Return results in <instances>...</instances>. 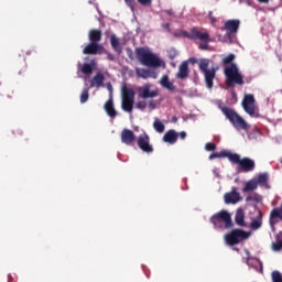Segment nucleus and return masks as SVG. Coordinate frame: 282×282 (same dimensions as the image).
Wrapping results in <instances>:
<instances>
[{
    "label": "nucleus",
    "mask_w": 282,
    "mask_h": 282,
    "mask_svg": "<svg viewBox=\"0 0 282 282\" xmlns=\"http://www.w3.org/2000/svg\"><path fill=\"white\" fill-rule=\"evenodd\" d=\"M160 85L163 89H167V91H175V85L169 78V75H164L160 79Z\"/></svg>",
    "instance_id": "4be33fe9"
},
{
    "label": "nucleus",
    "mask_w": 282,
    "mask_h": 282,
    "mask_svg": "<svg viewBox=\"0 0 282 282\" xmlns=\"http://www.w3.org/2000/svg\"><path fill=\"white\" fill-rule=\"evenodd\" d=\"M163 142H167V144H175V142H177V132H175V130H169L163 135Z\"/></svg>",
    "instance_id": "a878e982"
},
{
    "label": "nucleus",
    "mask_w": 282,
    "mask_h": 282,
    "mask_svg": "<svg viewBox=\"0 0 282 282\" xmlns=\"http://www.w3.org/2000/svg\"><path fill=\"white\" fill-rule=\"evenodd\" d=\"M209 65H210V59L208 58H203L198 63V67L203 74H205L206 72H210V69H208Z\"/></svg>",
    "instance_id": "2f4dec72"
},
{
    "label": "nucleus",
    "mask_w": 282,
    "mask_h": 282,
    "mask_svg": "<svg viewBox=\"0 0 282 282\" xmlns=\"http://www.w3.org/2000/svg\"><path fill=\"white\" fill-rule=\"evenodd\" d=\"M259 3H268L270 0H258Z\"/></svg>",
    "instance_id": "4d7b16f0"
},
{
    "label": "nucleus",
    "mask_w": 282,
    "mask_h": 282,
    "mask_svg": "<svg viewBox=\"0 0 282 282\" xmlns=\"http://www.w3.org/2000/svg\"><path fill=\"white\" fill-rule=\"evenodd\" d=\"M268 180H269L268 173H261V174H259V175L254 178V181L257 182L258 186H259V185H260V186L265 185V184L268 183Z\"/></svg>",
    "instance_id": "f704fd0d"
},
{
    "label": "nucleus",
    "mask_w": 282,
    "mask_h": 282,
    "mask_svg": "<svg viewBox=\"0 0 282 282\" xmlns=\"http://www.w3.org/2000/svg\"><path fill=\"white\" fill-rule=\"evenodd\" d=\"M204 74L205 84L207 89H213V82L215 80V76L217 74V68H212L210 70H207Z\"/></svg>",
    "instance_id": "a211bd4d"
},
{
    "label": "nucleus",
    "mask_w": 282,
    "mask_h": 282,
    "mask_svg": "<svg viewBox=\"0 0 282 282\" xmlns=\"http://www.w3.org/2000/svg\"><path fill=\"white\" fill-rule=\"evenodd\" d=\"M176 78H178L180 80H184V78H188V62L185 61L178 66Z\"/></svg>",
    "instance_id": "412c9836"
},
{
    "label": "nucleus",
    "mask_w": 282,
    "mask_h": 282,
    "mask_svg": "<svg viewBox=\"0 0 282 282\" xmlns=\"http://www.w3.org/2000/svg\"><path fill=\"white\" fill-rule=\"evenodd\" d=\"M165 14H169L170 17L173 15V10H165Z\"/></svg>",
    "instance_id": "6e6d98bb"
},
{
    "label": "nucleus",
    "mask_w": 282,
    "mask_h": 282,
    "mask_svg": "<svg viewBox=\"0 0 282 282\" xmlns=\"http://www.w3.org/2000/svg\"><path fill=\"white\" fill-rule=\"evenodd\" d=\"M224 74L226 76V84L228 87H235V85H243V75L239 72L237 64H230L225 67Z\"/></svg>",
    "instance_id": "20e7f679"
},
{
    "label": "nucleus",
    "mask_w": 282,
    "mask_h": 282,
    "mask_svg": "<svg viewBox=\"0 0 282 282\" xmlns=\"http://www.w3.org/2000/svg\"><path fill=\"white\" fill-rule=\"evenodd\" d=\"M256 163L254 160L250 159V158H243L241 159L239 166H238V171L239 173H252V171H254L256 169Z\"/></svg>",
    "instance_id": "f8f14e48"
},
{
    "label": "nucleus",
    "mask_w": 282,
    "mask_h": 282,
    "mask_svg": "<svg viewBox=\"0 0 282 282\" xmlns=\"http://www.w3.org/2000/svg\"><path fill=\"white\" fill-rule=\"evenodd\" d=\"M218 108L226 119L232 124L234 129H237V131H246L248 129V122L232 108L225 106L221 101H218Z\"/></svg>",
    "instance_id": "f257e3e1"
},
{
    "label": "nucleus",
    "mask_w": 282,
    "mask_h": 282,
    "mask_svg": "<svg viewBox=\"0 0 282 282\" xmlns=\"http://www.w3.org/2000/svg\"><path fill=\"white\" fill-rule=\"evenodd\" d=\"M102 50H105V47L101 44H98L96 42H90L83 50V54H93V55L102 54Z\"/></svg>",
    "instance_id": "2eb2a0df"
},
{
    "label": "nucleus",
    "mask_w": 282,
    "mask_h": 282,
    "mask_svg": "<svg viewBox=\"0 0 282 282\" xmlns=\"http://www.w3.org/2000/svg\"><path fill=\"white\" fill-rule=\"evenodd\" d=\"M174 36H185L186 39H191L192 41H213L208 32H203L197 29H192L191 32L187 31H178L174 33Z\"/></svg>",
    "instance_id": "0eeeda50"
},
{
    "label": "nucleus",
    "mask_w": 282,
    "mask_h": 282,
    "mask_svg": "<svg viewBox=\"0 0 282 282\" xmlns=\"http://www.w3.org/2000/svg\"><path fill=\"white\" fill-rule=\"evenodd\" d=\"M96 87V89H100V87H105V75L102 73H97L90 79V88Z\"/></svg>",
    "instance_id": "6ab92c4d"
},
{
    "label": "nucleus",
    "mask_w": 282,
    "mask_h": 282,
    "mask_svg": "<svg viewBox=\"0 0 282 282\" xmlns=\"http://www.w3.org/2000/svg\"><path fill=\"white\" fill-rule=\"evenodd\" d=\"M135 55L141 65L145 67H162L163 61L158 57L151 50L139 47L135 50Z\"/></svg>",
    "instance_id": "f03ea898"
},
{
    "label": "nucleus",
    "mask_w": 282,
    "mask_h": 282,
    "mask_svg": "<svg viewBox=\"0 0 282 282\" xmlns=\"http://www.w3.org/2000/svg\"><path fill=\"white\" fill-rule=\"evenodd\" d=\"M245 254L246 257L242 258V262L246 263L248 268H252L256 272L263 274V262L258 258L250 256V251L248 249H245Z\"/></svg>",
    "instance_id": "6e6552de"
},
{
    "label": "nucleus",
    "mask_w": 282,
    "mask_h": 282,
    "mask_svg": "<svg viewBox=\"0 0 282 282\" xmlns=\"http://www.w3.org/2000/svg\"><path fill=\"white\" fill-rule=\"evenodd\" d=\"M239 20H229L225 23V30H227L228 34H236L237 30H239Z\"/></svg>",
    "instance_id": "5701e85b"
},
{
    "label": "nucleus",
    "mask_w": 282,
    "mask_h": 282,
    "mask_svg": "<svg viewBox=\"0 0 282 282\" xmlns=\"http://www.w3.org/2000/svg\"><path fill=\"white\" fill-rule=\"evenodd\" d=\"M107 58H108V61H116V55L111 54V53H108Z\"/></svg>",
    "instance_id": "3c124183"
},
{
    "label": "nucleus",
    "mask_w": 282,
    "mask_h": 282,
    "mask_svg": "<svg viewBox=\"0 0 282 282\" xmlns=\"http://www.w3.org/2000/svg\"><path fill=\"white\" fill-rule=\"evenodd\" d=\"M148 105H149V107L152 108V109H155V107H156V104H155L154 100L149 101Z\"/></svg>",
    "instance_id": "603ef678"
},
{
    "label": "nucleus",
    "mask_w": 282,
    "mask_h": 282,
    "mask_svg": "<svg viewBox=\"0 0 282 282\" xmlns=\"http://www.w3.org/2000/svg\"><path fill=\"white\" fill-rule=\"evenodd\" d=\"M89 100V87H85L80 95V102L85 105Z\"/></svg>",
    "instance_id": "c9c22d12"
},
{
    "label": "nucleus",
    "mask_w": 282,
    "mask_h": 282,
    "mask_svg": "<svg viewBox=\"0 0 282 282\" xmlns=\"http://www.w3.org/2000/svg\"><path fill=\"white\" fill-rule=\"evenodd\" d=\"M232 61H235V54H229L223 58V64L232 65Z\"/></svg>",
    "instance_id": "58836bf2"
},
{
    "label": "nucleus",
    "mask_w": 282,
    "mask_h": 282,
    "mask_svg": "<svg viewBox=\"0 0 282 282\" xmlns=\"http://www.w3.org/2000/svg\"><path fill=\"white\" fill-rule=\"evenodd\" d=\"M162 28H164L165 30H169L171 28V24L170 23H163Z\"/></svg>",
    "instance_id": "5fc2aeb1"
},
{
    "label": "nucleus",
    "mask_w": 282,
    "mask_h": 282,
    "mask_svg": "<svg viewBox=\"0 0 282 282\" xmlns=\"http://www.w3.org/2000/svg\"><path fill=\"white\" fill-rule=\"evenodd\" d=\"M135 74L139 78H149V76H151V73L144 68H137Z\"/></svg>",
    "instance_id": "e433bc0d"
},
{
    "label": "nucleus",
    "mask_w": 282,
    "mask_h": 282,
    "mask_svg": "<svg viewBox=\"0 0 282 282\" xmlns=\"http://www.w3.org/2000/svg\"><path fill=\"white\" fill-rule=\"evenodd\" d=\"M209 221L213 224L215 230H228L232 228V217L226 210L213 215Z\"/></svg>",
    "instance_id": "7ed1b4c3"
},
{
    "label": "nucleus",
    "mask_w": 282,
    "mask_h": 282,
    "mask_svg": "<svg viewBox=\"0 0 282 282\" xmlns=\"http://www.w3.org/2000/svg\"><path fill=\"white\" fill-rule=\"evenodd\" d=\"M250 235V231H245L243 229H232L229 234L225 235V242L227 246H237V243L246 241Z\"/></svg>",
    "instance_id": "423d86ee"
},
{
    "label": "nucleus",
    "mask_w": 282,
    "mask_h": 282,
    "mask_svg": "<svg viewBox=\"0 0 282 282\" xmlns=\"http://www.w3.org/2000/svg\"><path fill=\"white\" fill-rule=\"evenodd\" d=\"M208 19H210L212 23H215V21H217V19H215V17L213 15V11H209Z\"/></svg>",
    "instance_id": "8fccbe9b"
},
{
    "label": "nucleus",
    "mask_w": 282,
    "mask_h": 282,
    "mask_svg": "<svg viewBox=\"0 0 282 282\" xmlns=\"http://www.w3.org/2000/svg\"><path fill=\"white\" fill-rule=\"evenodd\" d=\"M213 173L215 177H218V178L221 177V175H219V169H214Z\"/></svg>",
    "instance_id": "864d4df0"
},
{
    "label": "nucleus",
    "mask_w": 282,
    "mask_h": 282,
    "mask_svg": "<svg viewBox=\"0 0 282 282\" xmlns=\"http://www.w3.org/2000/svg\"><path fill=\"white\" fill-rule=\"evenodd\" d=\"M272 250L274 252L282 250V231L276 236V241L272 243Z\"/></svg>",
    "instance_id": "72a5a7b5"
},
{
    "label": "nucleus",
    "mask_w": 282,
    "mask_h": 282,
    "mask_svg": "<svg viewBox=\"0 0 282 282\" xmlns=\"http://www.w3.org/2000/svg\"><path fill=\"white\" fill-rule=\"evenodd\" d=\"M223 155L225 158H228L229 162H232L234 164H240L241 163V156L237 153H232L228 150H223Z\"/></svg>",
    "instance_id": "b1692460"
},
{
    "label": "nucleus",
    "mask_w": 282,
    "mask_h": 282,
    "mask_svg": "<svg viewBox=\"0 0 282 282\" xmlns=\"http://www.w3.org/2000/svg\"><path fill=\"white\" fill-rule=\"evenodd\" d=\"M242 107L251 118H259V112L254 109V96L246 95L242 100Z\"/></svg>",
    "instance_id": "1a4fd4ad"
},
{
    "label": "nucleus",
    "mask_w": 282,
    "mask_h": 282,
    "mask_svg": "<svg viewBox=\"0 0 282 282\" xmlns=\"http://www.w3.org/2000/svg\"><path fill=\"white\" fill-rule=\"evenodd\" d=\"M135 141V134L129 129H123L121 132V142L123 144H131Z\"/></svg>",
    "instance_id": "f3484780"
},
{
    "label": "nucleus",
    "mask_w": 282,
    "mask_h": 282,
    "mask_svg": "<svg viewBox=\"0 0 282 282\" xmlns=\"http://www.w3.org/2000/svg\"><path fill=\"white\" fill-rule=\"evenodd\" d=\"M225 204H237L241 199V194L237 192V188H232L231 192L224 195Z\"/></svg>",
    "instance_id": "dca6fc26"
},
{
    "label": "nucleus",
    "mask_w": 282,
    "mask_h": 282,
    "mask_svg": "<svg viewBox=\"0 0 282 282\" xmlns=\"http://www.w3.org/2000/svg\"><path fill=\"white\" fill-rule=\"evenodd\" d=\"M217 158H225V155H224V151H221L220 153H212L210 155H209V160H217Z\"/></svg>",
    "instance_id": "c03bdc74"
},
{
    "label": "nucleus",
    "mask_w": 282,
    "mask_h": 282,
    "mask_svg": "<svg viewBox=\"0 0 282 282\" xmlns=\"http://www.w3.org/2000/svg\"><path fill=\"white\" fill-rule=\"evenodd\" d=\"M85 83H87V77L84 78Z\"/></svg>",
    "instance_id": "bf43d9fd"
},
{
    "label": "nucleus",
    "mask_w": 282,
    "mask_h": 282,
    "mask_svg": "<svg viewBox=\"0 0 282 282\" xmlns=\"http://www.w3.org/2000/svg\"><path fill=\"white\" fill-rule=\"evenodd\" d=\"M104 107L105 111L110 118H116L118 116L116 108H113V99H109Z\"/></svg>",
    "instance_id": "bb28decb"
},
{
    "label": "nucleus",
    "mask_w": 282,
    "mask_h": 282,
    "mask_svg": "<svg viewBox=\"0 0 282 282\" xmlns=\"http://www.w3.org/2000/svg\"><path fill=\"white\" fill-rule=\"evenodd\" d=\"M138 3H140V6H143L144 8H151V3L152 0H138Z\"/></svg>",
    "instance_id": "79ce46f5"
},
{
    "label": "nucleus",
    "mask_w": 282,
    "mask_h": 282,
    "mask_svg": "<svg viewBox=\"0 0 282 282\" xmlns=\"http://www.w3.org/2000/svg\"><path fill=\"white\" fill-rule=\"evenodd\" d=\"M96 69V61L91 59L89 63H84L83 65L80 62L77 65V73L85 74L86 76H91L94 74V70Z\"/></svg>",
    "instance_id": "ddd939ff"
},
{
    "label": "nucleus",
    "mask_w": 282,
    "mask_h": 282,
    "mask_svg": "<svg viewBox=\"0 0 282 282\" xmlns=\"http://www.w3.org/2000/svg\"><path fill=\"white\" fill-rule=\"evenodd\" d=\"M177 138H181V140H186V132L182 131L177 133Z\"/></svg>",
    "instance_id": "09e8293b"
},
{
    "label": "nucleus",
    "mask_w": 282,
    "mask_h": 282,
    "mask_svg": "<svg viewBox=\"0 0 282 282\" xmlns=\"http://www.w3.org/2000/svg\"><path fill=\"white\" fill-rule=\"evenodd\" d=\"M137 144L143 153H153V145L150 143L149 134L145 132L138 137Z\"/></svg>",
    "instance_id": "9d476101"
},
{
    "label": "nucleus",
    "mask_w": 282,
    "mask_h": 282,
    "mask_svg": "<svg viewBox=\"0 0 282 282\" xmlns=\"http://www.w3.org/2000/svg\"><path fill=\"white\" fill-rule=\"evenodd\" d=\"M153 129L156 131V133H164L165 127L162 120H160L159 118H155L153 122Z\"/></svg>",
    "instance_id": "473e14b6"
},
{
    "label": "nucleus",
    "mask_w": 282,
    "mask_h": 282,
    "mask_svg": "<svg viewBox=\"0 0 282 282\" xmlns=\"http://www.w3.org/2000/svg\"><path fill=\"white\" fill-rule=\"evenodd\" d=\"M110 45L117 52V54H122V46L120 45V40H118V36L116 34H112L110 36Z\"/></svg>",
    "instance_id": "cd10ccee"
},
{
    "label": "nucleus",
    "mask_w": 282,
    "mask_h": 282,
    "mask_svg": "<svg viewBox=\"0 0 282 282\" xmlns=\"http://www.w3.org/2000/svg\"><path fill=\"white\" fill-rule=\"evenodd\" d=\"M246 214L243 213V209H238L236 212L235 221L237 226H241L242 228L246 227Z\"/></svg>",
    "instance_id": "c85d7f7f"
},
{
    "label": "nucleus",
    "mask_w": 282,
    "mask_h": 282,
    "mask_svg": "<svg viewBox=\"0 0 282 282\" xmlns=\"http://www.w3.org/2000/svg\"><path fill=\"white\" fill-rule=\"evenodd\" d=\"M258 186L259 185L257 184V181L254 178H252L246 183L242 191H243V193H248L250 191H257Z\"/></svg>",
    "instance_id": "c756f323"
},
{
    "label": "nucleus",
    "mask_w": 282,
    "mask_h": 282,
    "mask_svg": "<svg viewBox=\"0 0 282 282\" xmlns=\"http://www.w3.org/2000/svg\"><path fill=\"white\" fill-rule=\"evenodd\" d=\"M135 109H139L140 111H144L147 109V101L141 100L135 105Z\"/></svg>",
    "instance_id": "a19ab883"
},
{
    "label": "nucleus",
    "mask_w": 282,
    "mask_h": 282,
    "mask_svg": "<svg viewBox=\"0 0 282 282\" xmlns=\"http://www.w3.org/2000/svg\"><path fill=\"white\" fill-rule=\"evenodd\" d=\"M216 149H217V145H215V143L205 144V151H215Z\"/></svg>",
    "instance_id": "a18cd8bd"
},
{
    "label": "nucleus",
    "mask_w": 282,
    "mask_h": 282,
    "mask_svg": "<svg viewBox=\"0 0 282 282\" xmlns=\"http://www.w3.org/2000/svg\"><path fill=\"white\" fill-rule=\"evenodd\" d=\"M271 280H272V282H282L281 272H279V271H273V272L271 273Z\"/></svg>",
    "instance_id": "4c0bfd02"
},
{
    "label": "nucleus",
    "mask_w": 282,
    "mask_h": 282,
    "mask_svg": "<svg viewBox=\"0 0 282 282\" xmlns=\"http://www.w3.org/2000/svg\"><path fill=\"white\" fill-rule=\"evenodd\" d=\"M135 102V91L133 88L122 86L121 88V109L126 113H133V105Z\"/></svg>",
    "instance_id": "39448f33"
},
{
    "label": "nucleus",
    "mask_w": 282,
    "mask_h": 282,
    "mask_svg": "<svg viewBox=\"0 0 282 282\" xmlns=\"http://www.w3.org/2000/svg\"><path fill=\"white\" fill-rule=\"evenodd\" d=\"M208 43H210V41H202L199 43V48L200 50H208Z\"/></svg>",
    "instance_id": "49530a36"
},
{
    "label": "nucleus",
    "mask_w": 282,
    "mask_h": 282,
    "mask_svg": "<svg viewBox=\"0 0 282 282\" xmlns=\"http://www.w3.org/2000/svg\"><path fill=\"white\" fill-rule=\"evenodd\" d=\"M246 202L248 203L253 202V204H261L263 202V196H261L260 194L253 193L246 197Z\"/></svg>",
    "instance_id": "7c9ffc66"
},
{
    "label": "nucleus",
    "mask_w": 282,
    "mask_h": 282,
    "mask_svg": "<svg viewBox=\"0 0 282 282\" xmlns=\"http://www.w3.org/2000/svg\"><path fill=\"white\" fill-rule=\"evenodd\" d=\"M12 281V275H9V282H11Z\"/></svg>",
    "instance_id": "13d9d810"
},
{
    "label": "nucleus",
    "mask_w": 282,
    "mask_h": 282,
    "mask_svg": "<svg viewBox=\"0 0 282 282\" xmlns=\"http://www.w3.org/2000/svg\"><path fill=\"white\" fill-rule=\"evenodd\" d=\"M138 91H139V98H142L143 100H149V98H158L160 94L158 89L151 90L150 84H147L143 87H139Z\"/></svg>",
    "instance_id": "9b49d317"
},
{
    "label": "nucleus",
    "mask_w": 282,
    "mask_h": 282,
    "mask_svg": "<svg viewBox=\"0 0 282 282\" xmlns=\"http://www.w3.org/2000/svg\"><path fill=\"white\" fill-rule=\"evenodd\" d=\"M106 87L109 91V99H113V86L111 85V83H107Z\"/></svg>",
    "instance_id": "37998d69"
},
{
    "label": "nucleus",
    "mask_w": 282,
    "mask_h": 282,
    "mask_svg": "<svg viewBox=\"0 0 282 282\" xmlns=\"http://www.w3.org/2000/svg\"><path fill=\"white\" fill-rule=\"evenodd\" d=\"M124 3L130 8L131 12H135V0H124Z\"/></svg>",
    "instance_id": "ea45409f"
},
{
    "label": "nucleus",
    "mask_w": 282,
    "mask_h": 282,
    "mask_svg": "<svg viewBox=\"0 0 282 282\" xmlns=\"http://www.w3.org/2000/svg\"><path fill=\"white\" fill-rule=\"evenodd\" d=\"M261 226H263V213H261V210L258 212V215L252 218L251 223H250V228L251 230H259V228H261Z\"/></svg>",
    "instance_id": "aec40b11"
},
{
    "label": "nucleus",
    "mask_w": 282,
    "mask_h": 282,
    "mask_svg": "<svg viewBox=\"0 0 282 282\" xmlns=\"http://www.w3.org/2000/svg\"><path fill=\"white\" fill-rule=\"evenodd\" d=\"M88 39L90 43H100L102 41V32L99 30H90L88 33Z\"/></svg>",
    "instance_id": "393cba45"
},
{
    "label": "nucleus",
    "mask_w": 282,
    "mask_h": 282,
    "mask_svg": "<svg viewBox=\"0 0 282 282\" xmlns=\"http://www.w3.org/2000/svg\"><path fill=\"white\" fill-rule=\"evenodd\" d=\"M279 219L280 221H282V204L280 205V207H276L271 210L269 224L272 230H274V226H276V224L279 223Z\"/></svg>",
    "instance_id": "4468645a"
},
{
    "label": "nucleus",
    "mask_w": 282,
    "mask_h": 282,
    "mask_svg": "<svg viewBox=\"0 0 282 282\" xmlns=\"http://www.w3.org/2000/svg\"><path fill=\"white\" fill-rule=\"evenodd\" d=\"M169 56H170V58H175V56H177V51H175V50H170V53H169Z\"/></svg>",
    "instance_id": "de8ad7c7"
}]
</instances>
